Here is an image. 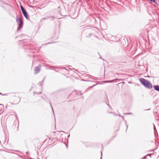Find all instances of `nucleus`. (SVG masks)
Returning <instances> with one entry per match:
<instances>
[{
	"label": "nucleus",
	"mask_w": 159,
	"mask_h": 159,
	"mask_svg": "<svg viewBox=\"0 0 159 159\" xmlns=\"http://www.w3.org/2000/svg\"><path fill=\"white\" fill-rule=\"evenodd\" d=\"M129 83H131V82H129Z\"/></svg>",
	"instance_id": "36"
},
{
	"label": "nucleus",
	"mask_w": 159,
	"mask_h": 159,
	"mask_svg": "<svg viewBox=\"0 0 159 159\" xmlns=\"http://www.w3.org/2000/svg\"><path fill=\"white\" fill-rule=\"evenodd\" d=\"M132 113H128L125 114H127V115H130Z\"/></svg>",
	"instance_id": "11"
},
{
	"label": "nucleus",
	"mask_w": 159,
	"mask_h": 159,
	"mask_svg": "<svg viewBox=\"0 0 159 159\" xmlns=\"http://www.w3.org/2000/svg\"><path fill=\"white\" fill-rule=\"evenodd\" d=\"M20 157H21V158H22V156H20Z\"/></svg>",
	"instance_id": "22"
},
{
	"label": "nucleus",
	"mask_w": 159,
	"mask_h": 159,
	"mask_svg": "<svg viewBox=\"0 0 159 159\" xmlns=\"http://www.w3.org/2000/svg\"><path fill=\"white\" fill-rule=\"evenodd\" d=\"M0 94L2 95V93H0Z\"/></svg>",
	"instance_id": "24"
},
{
	"label": "nucleus",
	"mask_w": 159,
	"mask_h": 159,
	"mask_svg": "<svg viewBox=\"0 0 159 159\" xmlns=\"http://www.w3.org/2000/svg\"><path fill=\"white\" fill-rule=\"evenodd\" d=\"M48 66V67H50V66Z\"/></svg>",
	"instance_id": "26"
},
{
	"label": "nucleus",
	"mask_w": 159,
	"mask_h": 159,
	"mask_svg": "<svg viewBox=\"0 0 159 159\" xmlns=\"http://www.w3.org/2000/svg\"><path fill=\"white\" fill-rule=\"evenodd\" d=\"M74 92H75V93H76V91H74Z\"/></svg>",
	"instance_id": "27"
},
{
	"label": "nucleus",
	"mask_w": 159,
	"mask_h": 159,
	"mask_svg": "<svg viewBox=\"0 0 159 159\" xmlns=\"http://www.w3.org/2000/svg\"><path fill=\"white\" fill-rule=\"evenodd\" d=\"M109 113H112V112H109Z\"/></svg>",
	"instance_id": "25"
},
{
	"label": "nucleus",
	"mask_w": 159,
	"mask_h": 159,
	"mask_svg": "<svg viewBox=\"0 0 159 159\" xmlns=\"http://www.w3.org/2000/svg\"><path fill=\"white\" fill-rule=\"evenodd\" d=\"M41 66V65H39L38 66H37L35 67L34 70L35 73V74L39 73L40 71V68L39 67Z\"/></svg>",
	"instance_id": "3"
},
{
	"label": "nucleus",
	"mask_w": 159,
	"mask_h": 159,
	"mask_svg": "<svg viewBox=\"0 0 159 159\" xmlns=\"http://www.w3.org/2000/svg\"><path fill=\"white\" fill-rule=\"evenodd\" d=\"M16 20L17 24L18 25L17 30L19 31L20 29L23 28V23L21 19L18 16H16Z\"/></svg>",
	"instance_id": "2"
},
{
	"label": "nucleus",
	"mask_w": 159,
	"mask_h": 159,
	"mask_svg": "<svg viewBox=\"0 0 159 159\" xmlns=\"http://www.w3.org/2000/svg\"><path fill=\"white\" fill-rule=\"evenodd\" d=\"M70 137V135H69V136H68V137Z\"/></svg>",
	"instance_id": "30"
},
{
	"label": "nucleus",
	"mask_w": 159,
	"mask_h": 159,
	"mask_svg": "<svg viewBox=\"0 0 159 159\" xmlns=\"http://www.w3.org/2000/svg\"><path fill=\"white\" fill-rule=\"evenodd\" d=\"M60 8V7H58V8Z\"/></svg>",
	"instance_id": "28"
},
{
	"label": "nucleus",
	"mask_w": 159,
	"mask_h": 159,
	"mask_svg": "<svg viewBox=\"0 0 159 159\" xmlns=\"http://www.w3.org/2000/svg\"><path fill=\"white\" fill-rule=\"evenodd\" d=\"M107 105L110 107V108L111 109V106L109 105V104L106 103Z\"/></svg>",
	"instance_id": "10"
},
{
	"label": "nucleus",
	"mask_w": 159,
	"mask_h": 159,
	"mask_svg": "<svg viewBox=\"0 0 159 159\" xmlns=\"http://www.w3.org/2000/svg\"><path fill=\"white\" fill-rule=\"evenodd\" d=\"M153 88L155 90L159 92V85H154L153 86Z\"/></svg>",
	"instance_id": "6"
},
{
	"label": "nucleus",
	"mask_w": 159,
	"mask_h": 159,
	"mask_svg": "<svg viewBox=\"0 0 159 159\" xmlns=\"http://www.w3.org/2000/svg\"><path fill=\"white\" fill-rule=\"evenodd\" d=\"M0 105H2V104H0Z\"/></svg>",
	"instance_id": "29"
},
{
	"label": "nucleus",
	"mask_w": 159,
	"mask_h": 159,
	"mask_svg": "<svg viewBox=\"0 0 159 159\" xmlns=\"http://www.w3.org/2000/svg\"><path fill=\"white\" fill-rule=\"evenodd\" d=\"M122 80L121 79H114V80H111L105 81H104L103 82H105V83H108V82H114V80Z\"/></svg>",
	"instance_id": "5"
},
{
	"label": "nucleus",
	"mask_w": 159,
	"mask_h": 159,
	"mask_svg": "<svg viewBox=\"0 0 159 159\" xmlns=\"http://www.w3.org/2000/svg\"><path fill=\"white\" fill-rule=\"evenodd\" d=\"M112 37L113 38H115V37H114V36H112ZM112 39H113V38Z\"/></svg>",
	"instance_id": "23"
},
{
	"label": "nucleus",
	"mask_w": 159,
	"mask_h": 159,
	"mask_svg": "<svg viewBox=\"0 0 159 159\" xmlns=\"http://www.w3.org/2000/svg\"><path fill=\"white\" fill-rule=\"evenodd\" d=\"M101 156H102V152H101ZM102 156H101V159H102Z\"/></svg>",
	"instance_id": "18"
},
{
	"label": "nucleus",
	"mask_w": 159,
	"mask_h": 159,
	"mask_svg": "<svg viewBox=\"0 0 159 159\" xmlns=\"http://www.w3.org/2000/svg\"><path fill=\"white\" fill-rule=\"evenodd\" d=\"M118 115H119V116H121H121H122L120 115V114H119Z\"/></svg>",
	"instance_id": "21"
},
{
	"label": "nucleus",
	"mask_w": 159,
	"mask_h": 159,
	"mask_svg": "<svg viewBox=\"0 0 159 159\" xmlns=\"http://www.w3.org/2000/svg\"><path fill=\"white\" fill-rule=\"evenodd\" d=\"M115 39H116V40H117V39H116V38H115Z\"/></svg>",
	"instance_id": "31"
},
{
	"label": "nucleus",
	"mask_w": 159,
	"mask_h": 159,
	"mask_svg": "<svg viewBox=\"0 0 159 159\" xmlns=\"http://www.w3.org/2000/svg\"><path fill=\"white\" fill-rule=\"evenodd\" d=\"M125 124H126V125L127 129H128V125H126V123H125Z\"/></svg>",
	"instance_id": "16"
},
{
	"label": "nucleus",
	"mask_w": 159,
	"mask_h": 159,
	"mask_svg": "<svg viewBox=\"0 0 159 159\" xmlns=\"http://www.w3.org/2000/svg\"><path fill=\"white\" fill-rule=\"evenodd\" d=\"M14 151L17 152H20L19 151V150H14Z\"/></svg>",
	"instance_id": "15"
},
{
	"label": "nucleus",
	"mask_w": 159,
	"mask_h": 159,
	"mask_svg": "<svg viewBox=\"0 0 159 159\" xmlns=\"http://www.w3.org/2000/svg\"><path fill=\"white\" fill-rule=\"evenodd\" d=\"M45 19V18H42V19Z\"/></svg>",
	"instance_id": "37"
},
{
	"label": "nucleus",
	"mask_w": 159,
	"mask_h": 159,
	"mask_svg": "<svg viewBox=\"0 0 159 159\" xmlns=\"http://www.w3.org/2000/svg\"><path fill=\"white\" fill-rule=\"evenodd\" d=\"M49 43H47V44H48Z\"/></svg>",
	"instance_id": "32"
},
{
	"label": "nucleus",
	"mask_w": 159,
	"mask_h": 159,
	"mask_svg": "<svg viewBox=\"0 0 159 159\" xmlns=\"http://www.w3.org/2000/svg\"><path fill=\"white\" fill-rule=\"evenodd\" d=\"M22 12V13H23V15H24V16L25 17L26 19H27L28 18V17L27 13L26 12V11L25 10Z\"/></svg>",
	"instance_id": "4"
},
{
	"label": "nucleus",
	"mask_w": 159,
	"mask_h": 159,
	"mask_svg": "<svg viewBox=\"0 0 159 159\" xmlns=\"http://www.w3.org/2000/svg\"><path fill=\"white\" fill-rule=\"evenodd\" d=\"M44 79H43V81L44 80Z\"/></svg>",
	"instance_id": "33"
},
{
	"label": "nucleus",
	"mask_w": 159,
	"mask_h": 159,
	"mask_svg": "<svg viewBox=\"0 0 159 159\" xmlns=\"http://www.w3.org/2000/svg\"><path fill=\"white\" fill-rule=\"evenodd\" d=\"M62 69L63 70H64V72H66V71H67V70L65 68H62Z\"/></svg>",
	"instance_id": "8"
},
{
	"label": "nucleus",
	"mask_w": 159,
	"mask_h": 159,
	"mask_svg": "<svg viewBox=\"0 0 159 159\" xmlns=\"http://www.w3.org/2000/svg\"><path fill=\"white\" fill-rule=\"evenodd\" d=\"M139 80L141 84L147 88L151 89L152 87V84L148 80L143 78H140Z\"/></svg>",
	"instance_id": "1"
},
{
	"label": "nucleus",
	"mask_w": 159,
	"mask_h": 159,
	"mask_svg": "<svg viewBox=\"0 0 159 159\" xmlns=\"http://www.w3.org/2000/svg\"><path fill=\"white\" fill-rule=\"evenodd\" d=\"M50 105H51V107H52V111H53V112H54V111H53V108H52V105H51V102L50 103Z\"/></svg>",
	"instance_id": "13"
},
{
	"label": "nucleus",
	"mask_w": 159,
	"mask_h": 159,
	"mask_svg": "<svg viewBox=\"0 0 159 159\" xmlns=\"http://www.w3.org/2000/svg\"><path fill=\"white\" fill-rule=\"evenodd\" d=\"M2 2V1H0V2Z\"/></svg>",
	"instance_id": "38"
},
{
	"label": "nucleus",
	"mask_w": 159,
	"mask_h": 159,
	"mask_svg": "<svg viewBox=\"0 0 159 159\" xmlns=\"http://www.w3.org/2000/svg\"><path fill=\"white\" fill-rule=\"evenodd\" d=\"M11 153H13V154H16V153H14V152H12Z\"/></svg>",
	"instance_id": "20"
},
{
	"label": "nucleus",
	"mask_w": 159,
	"mask_h": 159,
	"mask_svg": "<svg viewBox=\"0 0 159 159\" xmlns=\"http://www.w3.org/2000/svg\"><path fill=\"white\" fill-rule=\"evenodd\" d=\"M129 83H131V82H129Z\"/></svg>",
	"instance_id": "34"
},
{
	"label": "nucleus",
	"mask_w": 159,
	"mask_h": 159,
	"mask_svg": "<svg viewBox=\"0 0 159 159\" xmlns=\"http://www.w3.org/2000/svg\"><path fill=\"white\" fill-rule=\"evenodd\" d=\"M41 84H42V83H41L40 82H39V85H42Z\"/></svg>",
	"instance_id": "14"
},
{
	"label": "nucleus",
	"mask_w": 159,
	"mask_h": 159,
	"mask_svg": "<svg viewBox=\"0 0 159 159\" xmlns=\"http://www.w3.org/2000/svg\"><path fill=\"white\" fill-rule=\"evenodd\" d=\"M20 8H21V11H22V12H23V11H25V9L23 7V6H22L20 5Z\"/></svg>",
	"instance_id": "7"
},
{
	"label": "nucleus",
	"mask_w": 159,
	"mask_h": 159,
	"mask_svg": "<svg viewBox=\"0 0 159 159\" xmlns=\"http://www.w3.org/2000/svg\"><path fill=\"white\" fill-rule=\"evenodd\" d=\"M80 92L81 93V94H80V95H82V94L81 93V91H80Z\"/></svg>",
	"instance_id": "19"
},
{
	"label": "nucleus",
	"mask_w": 159,
	"mask_h": 159,
	"mask_svg": "<svg viewBox=\"0 0 159 159\" xmlns=\"http://www.w3.org/2000/svg\"><path fill=\"white\" fill-rule=\"evenodd\" d=\"M129 83H131V82H129Z\"/></svg>",
	"instance_id": "35"
},
{
	"label": "nucleus",
	"mask_w": 159,
	"mask_h": 159,
	"mask_svg": "<svg viewBox=\"0 0 159 159\" xmlns=\"http://www.w3.org/2000/svg\"><path fill=\"white\" fill-rule=\"evenodd\" d=\"M49 18L51 20H52L54 19V16H51L49 17Z\"/></svg>",
	"instance_id": "9"
},
{
	"label": "nucleus",
	"mask_w": 159,
	"mask_h": 159,
	"mask_svg": "<svg viewBox=\"0 0 159 159\" xmlns=\"http://www.w3.org/2000/svg\"><path fill=\"white\" fill-rule=\"evenodd\" d=\"M121 117H122V118L123 120H124V117L123 116H122Z\"/></svg>",
	"instance_id": "17"
},
{
	"label": "nucleus",
	"mask_w": 159,
	"mask_h": 159,
	"mask_svg": "<svg viewBox=\"0 0 159 159\" xmlns=\"http://www.w3.org/2000/svg\"><path fill=\"white\" fill-rule=\"evenodd\" d=\"M42 93V92H39V93H38V92H34V93H38V94H40L41 93Z\"/></svg>",
	"instance_id": "12"
}]
</instances>
